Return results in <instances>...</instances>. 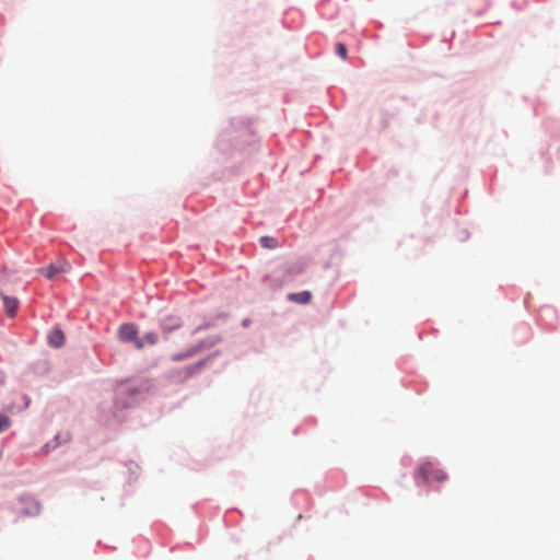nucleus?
<instances>
[{
  "mask_svg": "<svg viewBox=\"0 0 560 560\" xmlns=\"http://www.w3.org/2000/svg\"><path fill=\"white\" fill-rule=\"evenodd\" d=\"M65 334L60 329H52L48 336V342L55 348H59L65 343Z\"/></svg>",
  "mask_w": 560,
  "mask_h": 560,
  "instance_id": "5",
  "label": "nucleus"
},
{
  "mask_svg": "<svg viewBox=\"0 0 560 560\" xmlns=\"http://www.w3.org/2000/svg\"><path fill=\"white\" fill-rule=\"evenodd\" d=\"M177 327H179V324H178V323L174 324V325H173L172 327H170L168 329L177 328Z\"/></svg>",
  "mask_w": 560,
  "mask_h": 560,
  "instance_id": "13",
  "label": "nucleus"
},
{
  "mask_svg": "<svg viewBox=\"0 0 560 560\" xmlns=\"http://www.w3.org/2000/svg\"><path fill=\"white\" fill-rule=\"evenodd\" d=\"M336 54L340 56L343 60L347 58V47L342 43H338L336 45Z\"/></svg>",
  "mask_w": 560,
  "mask_h": 560,
  "instance_id": "10",
  "label": "nucleus"
},
{
  "mask_svg": "<svg viewBox=\"0 0 560 560\" xmlns=\"http://www.w3.org/2000/svg\"><path fill=\"white\" fill-rule=\"evenodd\" d=\"M259 242L262 247L268 248V249H273V248L278 247V242L272 236H262V237H260Z\"/></svg>",
  "mask_w": 560,
  "mask_h": 560,
  "instance_id": "7",
  "label": "nucleus"
},
{
  "mask_svg": "<svg viewBox=\"0 0 560 560\" xmlns=\"http://www.w3.org/2000/svg\"><path fill=\"white\" fill-rule=\"evenodd\" d=\"M11 425V420L8 416L0 413V433L7 431Z\"/></svg>",
  "mask_w": 560,
  "mask_h": 560,
  "instance_id": "9",
  "label": "nucleus"
},
{
  "mask_svg": "<svg viewBox=\"0 0 560 560\" xmlns=\"http://www.w3.org/2000/svg\"><path fill=\"white\" fill-rule=\"evenodd\" d=\"M145 345H154L158 341V335L153 331L147 332L142 338H140Z\"/></svg>",
  "mask_w": 560,
  "mask_h": 560,
  "instance_id": "8",
  "label": "nucleus"
},
{
  "mask_svg": "<svg viewBox=\"0 0 560 560\" xmlns=\"http://www.w3.org/2000/svg\"><path fill=\"white\" fill-rule=\"evenodd\" d=\"M195 352V350H190L189 352H187L186 354H176L174 355V360H182L184 358H188V357H191L192 353Z\"/></svg>",
  "mask_w": 560,
  "mask_h": 560,
  "instance_id": "11",
  "label": "nucleus"
},
{
  "mask_svg": "<svg viewBox=\"0 0 560 560\" xmlns=\"http://www.w3.org/2000/svg\"><path fill=\"white\" fill-rule=\"evenodd\" d=\"M418 472L422 477L424 482L428 483L432 481L443 482L447 479L446 472L431 462H425L421 464L419 466Z\"/></svg>",
  "mask_w": 560,
  "mask_h": 560,
  "instance_id": "1",
  "label": "nucleus"
},
{
  "mask_svg": "<svg viewBox=\"0 0 560 560\" xmlns=\"http://www.w3.org/2000/svg\"><path fill=\"white\" fill-rule=\"evenodd\" d=\"M311 292L302 291L298 293H290L288 295V299L294 303L306 304L311 301Z\"/></svg>",
  "mask_w": 560,
  "mask_h": 560,
  "instance_id": "6",
  "label": "nucleus"
},
{
  "mask_svg": "<svg viewBox=\"0 0 560 560\" xmlns=\"http://www.w3.org/2000/svg\"><path fill=\"white\" fill-rule=\"evenodd\" d=\"M4 384V374L0 371V386Z\"/></svg>",
  "mask_w": 560,
  "mask_h": 560,
  "instance_id": "12",
  "label": "nucleus"
},
{
  "mask_svg": "<svg viewBox=\"0 0 560 560\" xmlns=\"http://www.w3.org/2000/svg\"><path fill=\"white\" fill-rule=\"evenodd\" d=\"M70 264L68 261H62L59 265H49L47 268L38 269V272L44 275L47 279H54L56 275L68 272L70 270Z\"/></svg>",
  "mask_w": 560,
  "mask_h": 560,
  "instance_id": "3",
  "label": "nucleus"
},
{
  "mask_svg": "<svg viewBox=\"0 0 560 560\" xmlns=\"http://www.w3.org/2000/svg\"><path fill=\"white\" fill-rule=\"evenodd\" d=\"M118 338L121 342H133L137 349H142L144 342L138 337V328L135 324H124L118 329Z\"/></svg>",
  "mask_w": 560,
  "mask_h": 560,
  "instance_id": "2",
  "label": "nucleus"
},
{
  "mask_svg": "<svg viewBox=\"0 0 560 560\" xmlns=\"http://www.w3.org/2000/svg\"><path fill=\"white\" fill-rule=\"evenodd\" d=\"M4 311L8 316L13 317L16 314L20 302L16 298L2 295Z\"/></svg>",
  "mask_w": 560,
  "mask_h": 560,
  "instance_id": "4",
  "label": "nucleus"
}]
</instances>
